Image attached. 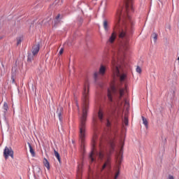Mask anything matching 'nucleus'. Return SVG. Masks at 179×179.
<instances>
[{
    "mask_svg": "<svg viewBox=\"0 0 179 179\" xmlns=\"http://www.w3.org/2000/svg\"><path fill=\"white\" fill-rule=\"evenodd\" d=\"M15 78H16V67H13L11 70L12 83H15Z\"/></svg>",
    "mask_w": 179,
    "mask_h": 179,
    "instance_id": "f8f14e48",
    "label": "nucleus"
},
{
    "mask_svg": "<svg viewBox=\"0 0 179 179\" xmlns=\"http://www.w3.org/2000/svg\"><path fill=\"white\" fill-rule=\"evenodd\" d=\"M29 148V152L32 156V157H36V152L34 151V149L31 146V144L30 143H27Z\"/></svg>",
    "mask_w": 179,
    "mask_h": 179,
    "instance_id": "4468645a",
    "label": "nucleus"
},
{
    "mask_svg": "<svg viewBox=\"0 0 179 179\" xmlns=\"http://www.w3.org/2000/svg\"><path fill=\"white\" fill-rule=\"evenodd\" d=\"M64 54V48H61L59 52V55H62Z\"/></svg>",
    "mask_w": 179,
    "mask_h": 179,
    "instance_id": "7c9ffc66",
    "label": "nucleus"
},
{
    "mask_svg": "<svg viewBox=\"0 0 179 179\" xmlns=\"http://www.w3.org/2000/svg\"><path fill=\"white\" fill-rule=\"evenodd\" d=\"M60 16H61V15L58 14V15L56 16V17H55L56 20H58V19H59Z\"/></svg>",
    "mask_w": 179,
    "mask_h": 179,
    "instance_id": "473e14b6",
    "label": "nucleus"
},
{
    "mask_svg": "<svg viewBox=\"0 0 179 179\" xmlns=\"http://www.w3.org/2000/svg\"><path fill=\"white\" fill-rule=\"evenodd\" d=\"M16 40H17V45H20V44L22 43V41H23V36L17 37Z\"/></svg>",
    "mask_w": 179,
    "mask_h": 179,
    "instance_id": "4be33fe9",
    "label": "nucleus"
},
{
    "mask_svg": "<svg viewBox=\"0 0 179 179\" xmlns=\"http://www.w3.org/2000/svg\"><path fill=\"white\" fill-rule=\"evenodd\" d=\"M2 38H3V36L0 37V40H2Z\"/></svg>",
    "mask_w": 179,
    "mask_h": 179,
    "instance_id": "f704fd0d",
    "label": "nucleus"
},
{
    "mask_svg": "<svg viewBox=\"0 0 179 179\" xmlns=\"http://www.w3.org/2000/svg\"><path fill=\"white\" fill-rule=\"evenodd\" d=\"M93 156H94L93 151H92L89 155V159H90V163H94V162H96V159H94V157H93Z\"/></svg>",
    "mask_w": 179,
    "mask_h": 179,
    "instance_id": "a211bd4d",
    "label": "nucleus"
},
{
    "mask_svg": "<svg viewBox=\"0 0 179 179\" xmlns=\"http://www.w3.org/2000/svg\"><path fill=\"white\" fill-rule=\"evenodd\" d=\"M106 170V171H104ZM111 165L110 160H107L103 165L101 171H104L101 176V179H111L113 178V173H111Z\"/></svg>",
    "mask_w": 179,
    "mask_h": 179,
    "instance_id": "39448f33",
    "label": "nucleus"
},
{
    "mask_svg": "<svg viewBox=\"0 0 179 179\" xmlns=\"http://www.w3.org/2000/svg\"><path fill=\"white\" fill-rule=\"evenodd\" d=\"M3 108L4 114H6L8 113V110L9 109V107L8 106V103L6 102L4 103Z\"/></svg>",
    "mask_w": 179,
    "mask_h": 179,
    "instance_id": "412c9836",
    "label": "nucleus"
},
{
    "mask_svg": "<svg viewBox=\"0 0 179 179\" xmlns=\"http://www.w3.org/2000/svg\"><path fill=\"white\" fill-rule=\"evenodd\" d=\"M176 93V92L173 91V94Z\"/></svg>",
    "mask_w": 179,
    "mask_h": 179,
    "instance_id": "4c0bfd02",
    "label": "nucleus"
},
{
    "mask_svg": "<svg viewBox=\"0 0 179 179\" xmlns=\"http://www.w3.org/2000/svg\"><path fill=\"white\" fill-rule=\"evenodd\" d=\"M28 57H27V62L28 64H31L34 61V57H36V55H34L31 53V51H28Z\"/></svg>",
    "mask_w": 179,
    "mask_h": 179,
    "instance_id": "1a4fd4ad",
    "label": "nucleus"
},
{
    "mask_svg": "<svg viewBox=\"0 0 179 179\" xmlns=\"http://www.w3.org/2000/svg\"><path fill=\"white\" fill-rule=\"evenodd\" d=\"M151 37H152V38L154 39L155 43H156V41H157V34H156L155 32H154L152 35Z\"/></svg>",
    "mask_w": 179,
    "mask_h": 179,
    "instance_id": "5701e85b",
    "label": "nucleus"
},
{
    "mask_svg": "<svg viewBox=\"0 0 179 179\" xmlns=\"http://www.w3.org/2000/svg\"><path fill=\"white\" fill-rule=\"evenodd\" d=\"M118 176H120V171H117L115 174V179H117L118 178Z\"/></svg>",
    "mask_w": 179,
    "mask_h": 179,
    "instance_id": "2f4dec72",
    "label": "nucleus"
},
{
    "mask_svg": "<svg viewBox=\"0 0 179 179\" xmlns=\"http://www.w3.org/2000/svg\"><path fill=\"white\" fill-rule=\"evenodd\" d=\"M59 23V20H55V24L53 25L54 27H57V26H58V24Z\"/></svg>",
    "mask_w": 179,
    "mask_h": 179,
    "instance_id": "bb28decb",
    "label": "nucleus"
},
{
    "mask_svg": "<svg viewBox=\"0 0 179 179\" xmlns=\"http://www.w3.org/2000/svg\"><path fill=\"white\" fill-rule=\"evenodd\" d=\"M98 118L100 120L101 122H103V120L104 118V114L103 113V111L99 110L98 112Z\"/></svg>",
    "mask_w": 179,
    "mask_h": 179,
    "instance_id": "dca6fc26",
    "label": "nucleus"
},
{
    "mask_svg": "<svg viewBox=\"0 0 179 179\" xmlns=\"http://www.w3.org/2000/svg\"><path fill=\"white\" fill-rule=\"evenodd\" d=\"M134 0H124L116 10L115 29L109 37L107 43L113 44L118 37L120 43L116 52L113 53V58L125 56V52L129 48V39L134 34V22L131 19V13H134Z\"/></svg>",
    "mask_w": 179,
    "mask_h": 179,
    "instance_id": "f257e3e1",
    "label": "nucleus"
},
{
    "mask_svg": "<svg viewBox=\"0 0 179 179\" xmlns=\"http://www.w3.org/2000/svg\"><path fill=\"white\" fill-rule=\"evenodd\" d=\"M111 68L114 78H120L122 82L127 79V74L124 73V68H128V63L125 62L124 55H120V57L116 55L112 59Z\"/></svg>",
    "mask_w": 179,
    "mask_h": 179,
    "instance_id": "7ed1b4c3",
    "label": "nucleus"
},
{
    "mask_svg": "<svg viewBox=\"0 0 179 179\" xmlns=\"http://www.w3.org/2000/svg\"><path fill=\"white\" fill-rule=\"evenodd\" d=\"M94 122H96V120H95V119H94Z\"/></svg>",
    "mask_w": 179,
    "mask_h": 179,
    "instance_id": "e433bc0d",
    "label": "nucleus"
},
{
    "mask_svg": "<svg viewBox=\"0 0 179 179\" xmlns=\"http://www.w3.org/2000/svg\"><path fill=\"white\" fill-rule=\"evenodd\" d=\"M107 71V69L106 68V66L101 64L99 73V75H101L103 76V75H106V71Z\"/></svg>",
    "mask_w": 179,
    "mask_h": 179,
    "instance_id": "9b49d317",
    "label": "nucleus"
},
{
    "mask_svg": "<svg viewBox=\"0 0 179 179\" xmlns=\"http://www.w3.org/2000/svg\"><path fill=\"white\" fill-rule=\"evenodd\" d=\"M39 51H40V43L34 45L32 47L31 54H34V55H37Z\"/></svg>",
    "mask_w": 179,
    "mask_h": 179,
    "instance_id": "6e6552de",
    "label": "nucleus"
},
{
    "mask_svg": "<svg viewBox=\"0 0 179 179\" xmlns=\"http://www.w3.org/2000/svg\"><path fill=\"white\" fill-rule=\"evenodd\" d=\"M124 124L128 126V117L127 116L124 117Z\"/></svg>",
    "mask_w": 179,
    "mask_h": 179,
    "instance_id": "c85d7f7f",
    "label": "nucleus"
},
{
    "mask_svg": "<svg viewBox=\"0 0 179 179\" xmlns=\"http://www.w3.org/2000/svg\"><path fill=\"white\" fill-rule=\"evenodd\" d=\"M97 139V134H94V136H93V138H92V141H93V146H94L96 145V141Z\"/></svg>",
    "mask_w": 179,
    "mask_h": 179,
    "instance_id": "b1692460",
    "label": "nucleus"
},
{
    "mask_svg": "<svg viewBox=\"0 0 179 179\" xmlns=\"http://www.w3.org/2000/svg\"><path fill=\"white\" fill-rule=\"evenodd\" d=\"M1 131H8L9 129V124L5 123L4 124H1Z\"/></svg>",
    "mask_w": 179,
    "mask_h": 179,
    "instance_id": "f3484780",
    "label": "nucleus"
},
{
    "mask_svg": "<svg viewBox=\"0 0 179 179\" xmlns=\"http://www.w3.org/2000/svg\"><path fill=\"white\" fill-rule=\"evenodd\" d=\"M54 153H55V157H57L59 163H61V156L59 155V152L57 150H54Z\"/></svg>",
    "mask_w": 179,
    "mask_h": 179,
    "instance_id": "aec40b11",
    "label": "nucleus"
},
{
    "mask_svg": "<svg viewBox=\"0 0 179 179\" xmlns=\"http://www.w3.org/2000/svg\"><path fill=\"white\" fill-rule=\"evenodd\" d=\"M136 72H138V73H142V69H141L139 66L136 68Z\"/></svg>",
    "mask_w": 179,
    "mask_h": 179,
    "instance_id": "a878e982",
    "label": "nucleus"
},
{
    "mask_svg": "<svg viewBox=\"0 0 179 179\" xmlns=\"http://www.w3.org/2000/svg\"><path fill=\"white\" fill-rule=\"evenodd\" d=\"M103 29L106 33L110 30V25L108 24V21L107 20H103Z\"/></svg>",
    "mask_w": 179,
    "mask_h": 179,
    "instance_id": "ddd939ff",
    "label": "nucleus"
},
{
    "mask_svg": "<svg viewBox=\"0 0 179 179\" xmlns=\"http://www.w3.org/2000/svg\"><path fill=\"white\" fill-rule=\"evenodd\" d=\"M106 127H108V128L111 127V122H110L108 120H106Z\"/></svg>",
    "mask_w": 179,
    "mask_h": 179,
    "instance_id": "c756f323",
    "label": "nucleus"
},
{
    "mask_svg": "<svg viewBox=\"0 0 179 179\" xmlns=\"http://www.w3.org/2000/svg\"><path fill=\"white\" fill-rule=\"evenodd\" d=\"M64 111V108L63 107H60L59 108H57V114L59 117V120L61 122H62V113Z\"/></svg>",
    "mask_w": 179,
    "mask_h": 179,
    "instance_id": "9d476101",
    "label": "nucleus"
},
{
    "mask_svg": "<svg viewBox=\"0 0 179 179\" xmlns=\"http://www.w3.org/2000/svg\"><path fill=\"white\" fill-rule=\"evenodd\" d=\"M169 179H174V176L169 175Z\"/></svg>",
    "mask_w": 179,
    "mask_h": 179,
    "instance_id": "72a5a7b5",
    "label": "nucleus"
},
{
    "mask_svg": "<svg viewBox=\"0 0 179 179\" xmlns=\"http://www.w3.org/2000/svg\"><path fill=\"white\" fill-rule=\"evenodd\" d=\"M141 118L143 120V124L145 125V128L148 129V128L149 127V122H148V120L143 116H142Z\"/></svg>",
    "mask_w": 179,
    "mask_h": 179,
    "instance_id": "2eb2a0df",
    "label": "nucleus"
},
{
    "mask_svg": "<svg viewBox=\"0 0 179 179\" xmlns=\"http://www.w3.org/2000/svg\"><path fill=\"white\" fill-rule=\"evenodd\" d=\"M78 24L79 26H82V23H83V18L82 17H78Z\"/></svg>",
    "mask_w": 179,
    "mask_h": 179,
    "instance_id": "393cba45",
    "label": "nucleus"
},
{
    "mask_svg": "<svg viewBox=\"0 0 179 179\" xmlns=\"http://www.w3.org/2000/svg\"><path fill=\"white\" fill-rule=\"evenodd\" d=\"M13 150H12V148L9 147H5L3 150V157L6 159V160H8L9 158V156L11 157L12 159H13Z\"/></svg>",
    "mask_w": 179,
    "mask_h": 179,
    "instance_id": "423d86ee",
    "label": "nucleus"
},
{
    "mask_svg": "<svg viewBox=\"0 0 179 179\" xmlns=\"http://www.w3.org/2000/svg\"><path fill=\"white\" fill-rule=\"evenodd\" d=\"M43 164H44V166L46 167V169H48V170H50V162H48V159H46V158H44L43 159Z\"/></svg>",
    "mask_w": 179,
    "mask_h": 179,
    "instance_id": "6ab92c4d",
    "label": "nucleus"
},
{
    "mask_svg": "<svg viewBox=\"0 0 179 179\" xmlns=\"http://www.w3.org/2000/svg\"><path fill=\"white\" fill-rule=\"evenodd\" d=\"M83 106L82 114L79 117L80 120V138L81 139V152L85 153V136L86 132V121H87V113L89 111V82L86 81L84 85V90L83 92Z\"/></svg>",
    "mask_w": 179,
    "mask_h": 179,
    "instance_id": "f03ea898",
    "label": "nucleus"
},
{
    "mask_svg": "<svg viewBox=\"0 0 179 179\" xmlns=\"http://www.w3.org/2000/svg\"><path fill=\"white\" fill-rule=\"evenodd\" d=\"M124 93H125V90L124 88H115V86H112L110 88H108L107 96L109 103H114V97L115 98L117 105L120 106V101L124 97Z\"/></svg>",
    "mask_w": 179,
    "mask_h": 179,
    "instance_id": "20e7f679",
    "label": "nucleus"
},
{
    "mask_svg": "<svg viewBox=\"0 0 179 179\" xmlns=\"http://www.w3.org/2000/svg\"><path fill=\"white\" fill-rule=\"evenodd\" d=\"M122 102H120V105H122Z\"/></svg>",
    "mask_w": 179,
    "mask_h": 179,
    "instance_id": "c9c22d12",
    "label": "nucleus"
},
{
    "mask_svg": "<svg viewBox=\"0 0 179 179\" xmlns=\"http://www.w3.org/2000/svg\"><path fill=\"white\" fill-rule=\"evenodd\" d=\"M122 149L120 150V153H117L116 155V163H117L118 166H120L121 163H122Z\"/></svg>",
    "mask_w": 179,
    "mask_h": 179,
    "instance_id": "0eeeda50",
    "label": "nucleus"
},
{
    "mask_svg": "<svg viewBox=\"0 0 179 179\" xmlns=\"http://www.w3.org/2000/svg\"><path fill=\"white\" fill-rule=\"evenodd\" d=\"M98 76H99V73L95 72L94 74V80H97Z\"/></svg>",
    "mask_w": 179,
    "mask_h": 179,
    "instance_id": "cd10ccee",
    "label": "nucleus"
},
{
    "mask_svg": "<svg viewBox=\"0 0 179 179\" xmlns=\"http://www.w3.org/2000/svg\"><path fill=\"white\" fill-rule=\"evenodd\" d=\"M2 66H3V64H2Z\"/></svg>",
    "mask_w": 179,
    "mask_h": 179,
    "instance_id": "58836bf2",
    "label": "nucleus"
}]
</instances>
